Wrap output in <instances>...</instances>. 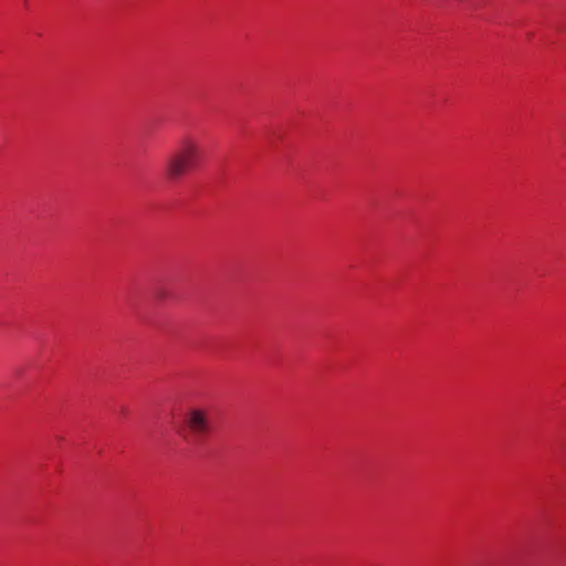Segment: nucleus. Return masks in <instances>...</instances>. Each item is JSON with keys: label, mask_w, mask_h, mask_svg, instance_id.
Returning a JSON list of instances; mask_svg holds the SVG:
<instances>
[{"label": "nucleus", "mask_w": 566, "mask_h": 566, "mask_svg": "<svg viewBox=\"0 0 566 566\" xmlns=\"http://www.w3.org/2000/svg\"><path fill=\"white\" fill-rule=\"evenodd\" d=\"M185 428L190 439L202 441L212 430L209 412L202 408H192L185 415Z\"/></svg>", "instance_id": "obj_1"}, {"label": "nucleus", "mask_w": 566, "mask_h": 566, "mask_svg": "<svg viewBox=\"0 0 566 566\" xmlns=\"http://www.w3.org/2000/svg\"><path fill=\"white\" fill-rule=\"evenodd\" d=\"M200 161V153L192 145H188L175 153L169 161L168 171L174 178L192 170Z\"/></svg>", "instance_id": "obj_2"}]
</instances>
